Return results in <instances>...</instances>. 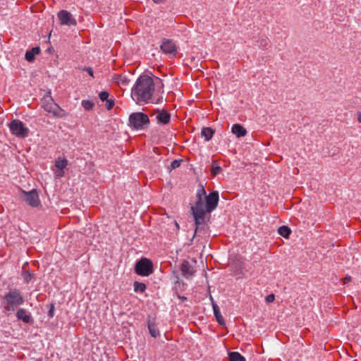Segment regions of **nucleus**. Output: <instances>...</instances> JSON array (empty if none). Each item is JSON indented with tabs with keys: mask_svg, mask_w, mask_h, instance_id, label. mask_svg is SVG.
<instances>
[{
	"mask_svg": "<svg viewBox=\"0 0 361 361\" xmlns=\"http://www.w3.org/2000/svg\"><path fill=\"white\" fill-rule=\"evenodd\" d=\"M8 128L11 133L17 137L24 138L29 135L30 130L18 119L11 121Z\"/></svg>",
	"mask_w": 361,
	"mask_h": 361,
	"instance_id": "nucleus-8",
	"label": "nucleus"
},
{
	"mask_svg": "<svg viewBox=\"0 0 361 361\" xmlns=\"http://www.w3.org/2000/svg\"><path fill=\"white\" fill-rule=\"evenodd\" d=\"M40 52V49L38 47H33L30 50H27L25 55V59L29 61L32 62L35 59V56L38 54Z\"/></svg>",
	"mask_w": 361,
	"mask_h": 361,
	"instance_id": "nucleus-15",
	"label": "nucleus"
},
{
	"mask_svg": "<svg viewBox=\"0 0 361 361\" xmlns=\"http://www.w3.org/2000/svg\"><path fill=\"white\" fill-rule=\"evenodd\" d=\"M176 227L178 228V224L177 223H176Z\"/></svg>",
	"mask_w": 361,
	"mask_h": 361,
	"instance_id": "nucleus-40",
	"label": "nucleus"
},
{
	"mask_svg": "<svg viewBox=\"0 0 361 361\" xmlns=\"http://www.w3.org/2000/svg\"><path fill=\"white\" fill-rule=\"evenodd\" d=\"M219 195L218 191H212L209 195L202 185H200L196 192V202L191 207L192 216L195 219V230L193 238L201 226L204 224L207 213H212L218 206Z\"/></svg>",
	"mask_w": 361,
	"mask_h": 361,
	"instance_id": "nucleus-1",
	"label": "nucleus"
},
{
	"mask_svg": "<svg viewBox=\"0 0 361 361\" xmlns=\"http://www.w3.org/2000/svg\"><path fill=\"white\" fill-rule=\"evenodd\" d=\"M57 16L61 25L68 26H75L77 25L76 20L73 18L72 14L66 10L60 11Z\"/></svg>",
	"mask_w": 361,
	"mask_h": 361,
	"instance_id": "nucleus-9",
	"label": "nucleus"
},
{
	"mask_svg": "<svg viewBox=\"0 0 361 361\" xmlns=\"http://www.w3.org/2000/svg\"><path fill=\"white\" fill-rule=\"evenodd\" d=\"M161 51L167 54L176 56L177 53V47L173 40L169 39H164L160 45Z\"/></svg>",
	"mask_w": 361,
	"mask_h": 361,
	"instance_id": "nucleus-10",
	"label": "nucleus"
},
{
	"mask_svg": "<svg viewBox=\"0 0 361 361\" xmlns=\"http://www.w3.org/2000/svg\"><path fill=\"white\" fill-rule=\"evenodd\" d=\"M157 80L161 82V80L159 78H157Z\"/></svg>",
	"mask_w": 361,
	"mask_h": 361,
	"instance_id": "nucleus-39",
	"label": "nucleus"
},
{
	"mask_svg": "<svg viewBox=\"0 0 361 361\" xmlns=\"http://www.w3.org/2000/svg\"><path fill=\"white\" fill-rule=\"evenodd\" d=\"M25 303V298L20 290L10 288L1 298L3 312L6 315L13 313L18 307Z\"/></svg>",
	"mask_w": 361,
	"mask_h": 361,
	"instance_id": "nucleus-3",
	"label": "nucleus"
},
{
	"mask_svg": "<svg viewBox=\"0 0 361 361\" xmlns=\"http://www.w3.org/2000/svg\"><path fill=\"white\" fill-rule=\"evenodd\" d=\"M221 171L222 169L221 166H219V165H216L214 164H212L211 172L214 176L219 174V173H221Z\"/></svg>",
	"mask_w": 361,
	"mask_h": 361,
	"instance_id": "nucleus-29",
	"label": "nucleus"
},
{
	"mask_svg": "<svg viewBox=\"0 0 361 361\" xmlns=\"http://www.w3.org/2000/svg\"><path fill=\"white\" fill-rule=\"evenodd\" d=\"M180 271L183 276L187 279H191L195 272L190 262L186 260L183 261L181 264Z\"/></svg>",
	"mask_w": 361,
	"mask_h": 361,
	"instance_id": "nucleus-12",
	"label": "nucleus"
},
{
	"mask_svg": "<svg viewBox=\"0 0 361 361\" xmlns=\"http://www.w3.org/2000/svg\"><path fill=\"white\" fill-rule=\"evenodd\" d=\"M278 233L283 238H288L291 233V230L287 226H281L278 228Z\"/></svg>",
	"mask_w": 361,
	"mask_h": 361,
	"instance_id": "nucleus-20",
	"label": "nucleus"
},
{
	"mask_svg": "<svg viewBox=\"0 0 361 361\" xmlns=\"http://www.w3.org/2000/svg\"><path fill=\"white\" fill-rule=\"evenodd\" d=\"M48 313L47 316L49 319L53 318L54 316V311H55V305L54 303H51L48 305Z\"/></svg>",
	"mask_w": 361,
	"mask_h": 361,
	"instance_id": "nucleus-27",
	"label": "nucleus"
},
{
	"mask_svg": "<svg viewBox=\"0 0 361 361\" xmlns=\"http://www.w3.org/2000/svg\"><path fill=\"white\" fill-rule=\"evenodd\" d=\"M55 166L60 171H63L68 166V160L64 158H59L55 161Z\"/></svg>",
	"mask_w": 361,
	"mask_h": 361,
	"instance_id": "nucleus-22",
	"label": "nucleus"
},
{
	"mask_svg": "<svg viewBox=\"0 0 361 361\" xmlns=\"http://www.w3.org/2000/svg\"><path fill=\"white\" fill-rule=\"evenodd\" d=\"M109 94L106 91H102L99 94V97L101 101L104 102L109 99Z\"/></svg>",
	"mask_w": 361,
	"mask_h": 361,
	"instance_id": "nucleus-30",
	"label": "nucleus"
},
{
	"mask_svg": "<svg viewBox=\"0 0 361 361\" xmlns=\"http://www.w3.org/2000/svg\"><path fill=\"white\" fill-rule=\"evenodd\" d=\"M42 104L44 109L54 117L64 118L66 116V111L54 102L51 96H45Z\"/></svg>",
	"mask_w": 361,
	"mask_h": 361,
	"instance_id": "nucleus-5",
	"label": "nucleus"
},
{
	"mask_svg": "<svg viewBox=\"0 0 361 361\" xmlns=\"http://www.w3.org/2000/svg\"><path fill=\"white\" fill-rule=\"evenodd\" d=\"M63 174H64V172H63V171H60L57 172L56 176L58 177H61V176H63Z\"/></svg>",
	"mask_w": 361,
	"mask_h": 361,
	"instance_id": "nucleus-35",
	"label": "nucleus"
},
{
	"mask_svg": "<svg viewBox=\"0 0 361 361\" xmlns=\"http://www.w3.org/2000/svg\"><path fill=\"white\" fill-rule=\"evenodd\" d=\"M155 4H160L164 1V0H152Z\"/></svg>",
	"mask_w": 361,
	"mask_h": 361,
	"instance_id": "nucleus-37",
	"label": "nucleus"
},
{
	"mask_svg": "<svg viewBox=\"0 0 361 361\" xmlns=\"http://www.w3.org/2000/svg\"><path fill=\"white\" fill-rule=\"evenodd\" d=\"M228 357L230 361H246L245 357L238 352L229 353Z\"/></svg>",
	"mask_w": 361,
	"mask_h": 361,
	"instance_id": "nucleus-21",
	"label": "nucleus"
},
{
	"mask_svg": "<svg viewBox=\"0 0 361 361\" xmlns=\"http://www.w3.org/2000/svg\"><path fill=\"white\" fill-rule=\"evenodd\" d=\"M349 281H350V276H346L343 279V283H348Z\"/></svg>",
	"mask_w": 361,
	"mask_h": 361,
	"instance_id": "nucleus-34",
	"label": "nucleus"
},
{
	"mask_svg": "<svg viewBox=\"0 0 361 361\" xmlns=\"http://www.w3.org/2000/svg\"><path fill=\"white\" fill-rule=\"evenodd\" d=\"M231 132L235 135L237 137H244L247 134L246 129L238 123L233 125L231 128Z\"/></svg>",
	"mask_w": 361,
	"mask_h": 361,
	"instance_id": "nucleus-14",
	"label": "nucleus"
},
{
	"mask_svg": "<svg viewBox=\"0 0 361 361\" xmlns=\"http://www.w3.org/2000/svg\"><path fill=\"white\" fill-rule=\"evenodd\" d=\"M179 299H180L182 301H185L188 300V298L185 296H178Z\"/></svg>",
	"mask_w": 361,
	"mask_h": 361,
	"instance_id": "nucleus-36",
	"label": "nucleus"
},
{
	"mask_svg": "<svg viewBox=\"0 0 361 361\" xmlns=\"http://www.w3.org/2000/svg\"><path fill=\"white\" fill-rule=\"evenodd\" d=\"M147 328L150 335L152 337L157 338L159 336V331L157 328L155 323L150 319H148L147 321Z\"/></svg>",
	"mask_w": 361,
	"mask_h": 361,
	"instance_id": "nucleus-17",
	"label": "nucleus"
},
{
	"mask_svg": "<svg viewBox=\"0 0 361 361\" xmlns=\"http://www.w3.org/2000/svg\"><path fill=\"white\" fill-rule=\"evenodd\" d=\"M16 310V316L18 320H21L25 324H30L33 322L31 314L25 309L19 308Z\"/></svg>",
	"mask_w": 361,
	"mask_h": 361,
	"instance_id": "nucleus-13",
	"label": "nucleus"
},
{
	"mask_svg": "<svg viewBox=\"0 0 361 361\" xmlns=\"http://www.w3.org/2000/svg\"><path fill=\"white\" fill-rule=\"evenodd\" d=\"M215 130L212 128L204 127L202 128L201 135L204 137L205 141L208 142L212 139Z\"/></svg>",
	"mask_w": 361,
	"mask_h": 361,
	"instance_id": "nucleus-16",
	"label": "nucleus"
},
{
	"mask_svg": "<svg viewBox=\"0 0 361 361\" xmlns=\"http://www.w3.org/2000/svg\"><path fill=\"white\" fill-rule=\"evenodd\" d=\"M357 121L361 123V113L357 114Z\"/></svg>",
	"mask_w": 361,
	"mask_h": 361,
	"instance_id": "nucleus-38",
	"label": "nucleus"
},
{
	"mask_svg": "<svg viewBox=\"0 0 361 361\" xmlns=\"http://www.w3.org/2000/svg\"><path fill=\"white\" fill-rule=\"evenodd\" d=\"M134 291L136 293H143L145 291L147 286L144 283L135 281L133 283Z\"/></svg>",
	"mask_w": 361,
	"mask_h": 361,
	"instance_id": "nucleus-23",
	"label": "nucleus"
},
{
	"mask_svg": "<svg viewBox=\"0 0 361 361\" xmlns=\"http://www.w3.org/2000/svg\"><path fill=\"white\" fill-rule=\"evenodd\" d=\"M259 46L262 47V48H265L269 44V39L266 37H262L259 39L258 41Z\"/></svg>",
	"mask_w": 361,
	"mask_h": 361,
	"instance_id": "nucleus-28",
	"label": "nucleus"
},
{
	"mask_svg": "<svg viewBox=\"0 0 361 361\" xmlns=\"http://www.w3.org/2000/svg\"><path fill=\"white\" fill-rule=\"evenodd\" d=\"M80 69L87 72L91 77L94 78V71L91 67H84Z\"/></svg>",
	"mask_w": 361,
	"mask_h": 361,
	"instance_id": "nucleus-32",
	"label": "nucleus"
},
{
	"mask_svg": "<svg viewBox=\"0 0 361 361\" xmlns=\"http://www.w3.org/2000/svg\"><path fill=\"white\" fill-rule=\"evenodd\" d=\"M212 305H213L214 314L216 321L218 322L219 324H224V320L222 315L221 314V312H220L218 305L214 302H213Z\"/></svg>",
	"mask_w": 361,
	"mask_h": 361,
	"instance_id": "nucleus-19",
	"label": "nucleus"
},
{
	"mask_svg": "<svg viewBox=\"0 0 361 361\" xmlns=\"http://www.w3.org/2000/svg\"><path fill=\"white\" fill-rule=\"evenodd\" d=\"M113 80L120 85L126 86L128 84L129 80L125 75L116 74L114 76Z\"/></svg>",
	"mask_w": 361,
	"mask_h": 361,
	"instance_id": "nucleus-18",
	"label": "nucleus"
},
{
	"mask_svg": "<svg viewBox=\"0 0 361 361\" xmlns=\"http://www.w3.org/2000/svg\"><path fill=\"white\" fill-rule=\"evenodd\" d=\"M19 197L27 205L33 208L38 207L41 204L39 193L36 189H32L29 192L20 189Z\"/></svg>",
	"mask_w": 361,
	"mask_h": 361,
	"instance_id": "nucleus-6",
	"label": "nucleus"
},
{
	"mask_svg": "<svg viewBox=\"0 0 361 361\" xmlns=\"http://www.w3.org/2000/svg\"><path fill=\"white\" fill-rule=\"evenodd\" d=\"M275 295L274 294H269L265 297L267 302L270 303L274 301Z\"/></svg>",
	"mask_w": 361,
	"mask_h": 361,
	"instance_id": "nucleus-33",
	"label": "nucleus"
},
{
	"mask_svg": "<svg viewBox=\"0 0 361 361\" xmlns=\"http://www.w3.org/2000/svg\"><path fill=\"white\" fill-rule=\"evenodd\" d=\"M129 126L136 130L145 129L150 121L148 116L142 112H134L129 116Z\"/></svg>",
	"mask_w": 361,
	"mask_h": 361,
	"instance_id": "nucleus-4",
	"label": "nucleus"
},
{
	"mask_svg": "<svg viewBox=\"0 0 361 361\" xmlns=\"http://www.w3.org/2000/svg\"><path fill=\"white\" fill-rule=\"evenodd\" d=\"M154 115L157 122L161 125H166L169 123L171 121V114L165 109H157L155 110Z\"/></svg>",
	"mask_w": 361,
	"mask_h": 361,
	"instance_id": "nucleus-11",
	"label": "nucleus"
},
{
	"mask_svg": "<svg viewBox=\"0 0 361 361\" xmlns=\"http://www.w3.org/2000/svg\"><path fill=\"white\" fill-rule=\"evenodd\" d=\"M155 82L147 75H140L131 89V97L137 103H147L153 96Z\"/></svg>",
	"mask_w": 361,
	"mask_h": 361,
	"instance_id": "nucleus-2",
	"label": "nucleus"
},
{
	"mask_svg": "<svg viewBox=\"0 0 361 361\" xmlns=\"http://www.w3.org/2000/svg\"><path fill=\"white\" fill-rule=\"evenodd\" d=\"M106 102V109L107 110H111L115 104L114 100L113 99H108Z\"/></svg>",
	"mask_w": 361,
	"mask_h": 361,
	"instance_id": "nucleus-31",
	"label": "nucleus"
},
{
	"mask_svg": "<svg viewBox=\"0 0 361 361\" xmlns=\"http://www.w3.org/2000/svg\"><path fill=\"white\" fill-rule=\"evenodd\" d=\"M181 162L182 159H174L168 167L169 171H171L172 170L178 168L180 166Z\"/></svg>",
	"mask_w": 361,
	"mask_h": 361,
	"instance_id": "nucleus-26",
	"label": "nucleus"
},
{
	"mask_svg": "<svg viewBox=\"0 0 361 361\" xmlns=\"http://www.w3.org/2000/svg\"><path fill=\"white\" fill-rule=\"evenodd\" d=\"M22 276L25 283H29L34 276V274L27 271H23L22 272Z\"/></svg>",
	"mask_w": 361,
	"mask_h": 361,
	"instance_id": "nucleus-25",
	"label": "nucleus"
},
{
	"mask_svg": "<svg viewBox=\"0 0 361 361\" xmlns=\"http://www.w3.org/2000/svg\"><path fill=\"white\" fill-rule=\"evenodd\" d=\"M81 105L86 111H90L94 108V103L92 101L85 99L82 101Z\"/></svg>",
	"mask_w": 361,
	"mask_h": 361,
	"instance_id": "nucleus-24",
	"label": "nucleus"
},
{
	"mask_svg": "<svg viewBox=\"0 0 361 361\" xmlns=\"http://www.w3.org/2000/svg\"><path fill=\"white\" fill-rule=\"evenodd\" d=\"M153 271L152 262L146 257L138 260L135 265V272L141 276H148L153 273Z\"/></svg>",
	"mask_w": 361,
	"mask_h": 361,
	"instance_id": "nucleus-7",
	"label": "nucleus"
}]
</instances>
